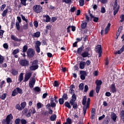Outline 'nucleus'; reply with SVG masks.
Returning <instances> with one entry per match:
<instances>
[{
	"label": "nucleus",
	"instance_id": "obj_1",
	"mask_svg": "<svg viewBox=\"0 0 124 124\" xmlns=\"http://www.w3.org/2000/svg\"><path fill=\"white\" fill-rule=\"evenodd\" d=\"M12 120H13V116L12 114L7 115L5 119H3L2 121V124H12Z\"/></svg>",
	"mask_w": 124,
	"mask_h": 124
},
{
	"label": "nucleus",
	"instance_id": "obj_2",
	"mask_svg": "<svg viewBox=\"0 0 124 124\" xmlns=\"http://www.w3.org/2000/svg\"><path fill=\"white\" fill-rule=\"evenodd\" d=\"M113 9L114 10L113 15L116 16L117 13L119 12L120 9V5H118V0H115L113 4Z\"/></svg>",
	"mask_w": 124,
	"mask_h": 124
},
{
	"label": "nucleus",
	"instance_id": "obj_3",
	"mask_svg": "<svg viewBox=\"0 0 124 124\" xmlns=\"http://www.w3.org/2000/svg\"><path fill=\"white\" fill-rule=\"evenodd\" d=\"M31 63V65L30 67V70L34 71V70H36V69H38V61L34 60Z\"/></svg>",
	"mask_w": 124,
	"mask_h": 124
},
{
	"label": "nucleus",
	"instance_id": "obj_4",
	"mask_svg": "<svg viewBox=\"0 0 124 124\" xmlns=\"http://www.w3.org/2000/svg\"><path fill=\"white\" fill-rule=\"evenodd\" d=\"M33 10L36 13H40L42 12V7L39 5H36L33 7Z\"/></svg>",
	"mask_w": 124,
	"mask_h": 124
},
{
	"label": "nucleus",
	"instance_id": "obj_5",
	"mask_svg": "<svg viewBox=\"0 0 124 124\" xmlns=\"http://www.w3.org/2000/svg\"><path fill=\"white\" fill-rule=\"evenodd\" d=\"M17 20L18 21H16V28L17 31H20V24H21V22H22V19H21V17L17 16Z\"/></svg>",
	"mask_w": 124,
	"mask_h": 124
},
{
	"label": "nucleus",
	"instance_id": "obj_6",
	"mask_svg": "<svg viewBox=\"0 0 124 124\" xmlns=\"http://www.w3.org/2000/svg\"><path fill=\"white\" fill-rule=\"evenodd\" d=\"M34 54H35V52H34L33 49L31 48L28 49L27 52V55L28 57H30V58H32L33 56H34Z\"/></svg>",
	"mask_w": 124,
	"mask_h": 124
},
{
	"label": "nucleus",
	"instance_id": "obj_7",
	"mask_svg": "<svg viewBox=\"0 0 124 124\" xmlns=\"http://www.w3.org/2000/svg\"><path fill=\"white\" fill-rule=\"evenodd\" d=\"M32 73L31 72H28L26 73L25 75L24 78V82H28V80H30V78L31 77Z\"/></svg>",
	"mask_w": 124,
	"mask_h": 124
},
{
	"label": "nucleus",
	"instance_id": "obj_8",
	"mask_svg": "<svg viewBox=\"0 0 124 124\" xmlns=\"http://www.w3.org/2000/svg\"><path fill=\"white\" fill-rule=\"evenodd\" d=\"M109 89L110 90V92H111L113 93H115L117 92V88H116L115 83H112L109 87Z\"/></svg>",
	"mask_w": 124,
	"mask_h": 124
},
{
	"label": "nucleus",
	"instance_id": "obj_9",
	"mask_svg": "<svg viewBox=\"0 0 124 124\" xmlns=\"http://www.w3.org/2000/svg\"><path fill=\"white\" fill-rule=\"evenodd\" d=\"M80 79L81 80H85L86 79V77L87 76V72L84 71H80Z\"/></svg>",
	"mask_w": 124,
	"mask_h": 124
},
{
	"label": "nucleus",
	"instance_id": "obj_10",
	"mask_svg": "<svg viewBox=\"0 0 124 124\" xmlns=\"http://www.w3.org/2000/svg\"><path fill=\"white\" fill-rule=\"evenodd\" d=\"M19 63L22 66H28L29 65V62L25 60H21Z\"/></svg>",
	"mask_w": 124,
	"mask_h": 124
},
{
	"label": "nucleus",
	"instance_id": "obj_11",
	"mask_svg": "<svg viewBox=\"0 0 124 124\" xmlns=\"http://www.w3.org/2000/svg\"><path fill=\"white\" fill-rule=\"evenodd\" d=\"M35 84V79L32 78L29 81V87L30 88H33Z\"/></svg>",
	"mask_w": 124,
	"mask_h": 124
},
{
	"label": "nucleus",
	"instance_id": "obj_12",
	"mask_svg": "<svg viewBox=\"0 0 124 124\" xmlns=\"http://www.w3.org/2000/svg\"><path fill=\"white\" fill-rule=\"evenodd\" d=\"M11 39L12 40H14V41H16L17 42H21V41H23L22 39H19L17 37H16L14 35H11Z\"/></svg>",
	"mask_w": 124,
	"mask_h": 124
},
{
	"label": "nucleus",
	"instance_id": "obj_13",
	"mask_svg": "<svg viewBox=\"0 0 124 124\" xmlns=\"http://www.w3.org/2000/svg\"><path fill=\"white\" fill-rule=\"evenodd\" d=\"M81 56L82 58H91V54L89 53V51H84L81 54Z\"/></svg>",
	"mask_w": 124,
	"mask_h": 124
},
{
	"label": "nucleus",
	"instance_id": "obj_14",
	"mask_svg": "<svg viewBox=\"0 0 124 124\" xmlns=\"http://www.w3.org/2000/svg\"><path fill=\"white\" fill-rule=\"evenodd\" d=\"M89 16H90L91 19L93 20V21L95 23H97L98 22V17L94 16L93 14H91V13L89 12Z\"/></svg>",
	"mask_w": 124,
	"mask_h": 124
},
{
	"label": "nucleus",
	"instance_id": "obj_15",
	"mask_svg": "<svg viewBox=\"0 0 124 124\" xmlns=\"http://www.w3.org/2000/svg\"><path fill=\"white\" fill-rule=\"evenodd\" d=\"M76 99H77L76 98V94H73L72 96V98L69 101L70 104H73V103L76 101Z\"/></svg>",
	"mask_w": 124,
	"mask_h": 124
},
{
	"label": "nucleus",
	"instance_id": "obj_16",
	"mask_svg": "<svg viewBox=\"0 0 124 124\" xmlns=\"http://www.w3.org/2000/svg\"><path fill=\"white\" fill-rule=\"evenodd\" d=\"M95 51L96 53H102V49H101V45H98L95 47Z\"/></svg>",
	"mask_w": 124,
	"mask_h": 124
},
{
	"label": "nucleus",
	"instance_id": "obj_17",
	"mask_svg": "<svg viewBox=\"0 0 124 124\" xmlns=\"http://www.w3.org/2000/svg\"><path fill=\"white\" fill-rule=\"evenodd\" d=\"M10 72L11 74L14 76H16V75H18V71H17L15 69H12L10 71Z\"/></svg>",
	"mask_w": 124,
	"mask_h": 124
},
{
	"label": "nucleus",
	"instance_id": "obj_18",
	"mask_svg": "<svg viewBox=\"0 0 124 124\" xmlns=\"http://www.w3.org/2000/svg\"><path fill=\"white\" fill-rule=\"evenodd\" d=\"M40 36V31H37L35 33H34L32 34V37L33 38H34L36 37L37 38H38Z\"/></svg>",
	"mask_w": 124,
	"mask_h": 124
},
{
	"label": "nucleus",
	"instance_id": "obj_19",
	"mask_svg": "<svg viewBox=\"0 0 124 124\" xmlns=\"http://www.w3.org/2000/svg\"><path fill=\"white\" fill-rule=\"evenodd\" d=\"M85 66H86V62H81L79 63V68L80 69H84L85 68Z\"/></svg>",
	"mask_w": 124,
	"mask_h": 124
},
{
	"label": "nucleus",
	"instance_id": "obj_20",
	"mask_svg": "<svg viewBox=\"0 0 124 124\" xmlns=\"http://www.w3.org/2000/svg\"><path fill=\"white\" fill-rule=\"evenodd\" d=\"M95 115V108H92L91 110V119L93 120V117Z\"/></svg>",
	"mask_w": 124,
	"mask_h": 124
},
{
	"label": "nucleus",
	"instance_id": "obj_21",
	"mask_svg": "<svg viewBox=\"0 0 124 124\" xmlns=\"http://www.w3.org/2000/svg\"><path fill=\"white\" fill-rule=\"evenodd\" d=\"M23 79H24V73H21L20 74L19 78H18V81L20 83L23 81Z\"/></svg>",
	"mask_w": 124,
	"mask_h": 124
},
{
	"label": "nucleus",
	"instance_id": "obj_22",
	"mask_svg": "<svg viewBox=\"0 0 124 124\" xmlns=\"http://www.w3.org/2000/svg\"><path fill=\"white\" fill-rule=\"evenodd\" d=\"M89 106L84 105L83 106V115L84 116L86 115V113H87V109H89Z\"/></svg>",
	"mask_w": 124,
	"mask_h": 124
},
{
	"label": "nucleus",
	"instance_id": "obj_23",
	"mask_svg": "<svg viewBox=\"0 0 124 124\" xmlns=\"http://www.w3.org/2000/svg\"><path fill=\"white\" fill-rule=\"evenodd\" d=\"M29 111V113H31L32 115L36 113V110H35V108H34L33 107H32L31 108H30Z\"/></svg>",
	"mask_w": 124,
	"mask_h": 124
},
{
	"label": "nucleus",
	"instance_id": "obj_24",
	"mask_svg": "<svg viewBox=\"0 0 124 124\" xmlns=\"http://www.w3.org/2000/svg\"><path fill=\"white\" fill-rule=\"evenodd\" d=\"M110 27H111V24L108 23L107 26L106 27L105 33L106 34L108 31H109V30H110Z\"/></svg>",
	"mask_w": 124,
	"mask_h": 124
},
{
	"label": "nucleus",
	"instance_id": "obj_25",
	"mask_svg": "<svg viewBox=\"0 0 124 124\" xmlns=\"http://www.w3.org/2000/svg\"><path fill=\"white\" fill-rule=\"evenodd\" d=\"M111 118L114 122H116V120H117V115L114 113H112Z\"/></svg>",
	"mask_w": 124,
	"mask_h": 124
},
{
	"label": "nucleus",
	"instance_id": "obj_26",
	"mask_svg": "<svg viewBox=\"0 0 124 124\" xmlns=\"http://www.w3.org/2000/svg\"><path fill=\"white\" fill-rule=\"evenodd\" d=\"M57 119V115L53 114L50 117V120L51 122H54Z\"/></svg>",
	"mask_w": 124,
	"mask_h": 124
},
{
	"label": "nucleus",
	"instance_id": "obj_27",
	"mask_svg": "<svg viewBox=\"0 0 124 124\" xmlns=\"http://www.w3.org/2000/svg\"><path fill=\"white\" fill-rule=\"evenodd\" d=\"M95 84L96 86L101 87V84H102V81H101L100 80H96L95 81Z\"/></svg>",
	"mask_w": 124,
	"mask_h": 124
},
{
	"label": "nucleus",
	"instance_id": "obj_28",
	"mask_svg": "<svg viewBox=\"0 0 124 124\" xmlns=\"http://www.w3.org/2000/svg\"><path fill=\"white\" fill-rule=\"evenodd\" d=\"M8 12V8H6L5 10H4L2 13V17H5L6 15H7V13Z\"/></svg>",
	"mask_w": 124,
	"mask_h": 124
},
{
	"label": "nucleus",
	"instance_id": "obj_29",
	"mask_svg": "<svg viewBox=\"0 0 124 124\" xmlns=\"http://www.w3.org/2000/svg\"><path fill=\"white\" fill-rule=\"evenodd\" d=\"M44 17H45L46 18V23H48V22H50V20H51V18L49 16V15H46V16H44Z\"/></svg>",
	"mask_w": 124,
	"mask_h": 124
},
{
	"label": "nucleus",
	"instance_id": "obj_30",
	"mask_svg": "<svg viewBox=\"0 0 124 124\" xmlns=\"http://www.w3.org/2000/svg\"><path fill=\"white\" fill-rule=\"evenodd\" d=\"M17 93H19L20 94H23V90H22L20 88L17 87L16 88Z\"/></svg>",
	"mask_w": 124,
	"mask_h": 124
},
{
	"label": "nucleus",
	"instance_id": "obj_31",
	"mask_svg": "<svg viewBox=\"0 0 124 124\" xmlns=\"http://www.w3.org/2000/svg\"><path fill=\"white\" fill-rule=\"evenodd\" d=\"M122 31H123V26H120L118 30V31H117V34L116 35H120V33L122 32Z\"/></svg>",
	"mask_w": 124,
	"mask_h": 124
},
{
	"label": "nucleus",
	"instance_id": "obj_32",
	"mask_svg": "<svg viewBox=\"0 0 124 124\" xmlns=\"http://www.w3.org/2000/svg\"><path fill=\"white\" fill-rule=\"evenodd\" d=\"M6 95H7L6 93L2 94L0 97V99H2V100H5V98H6Z\"/></svg>",
	"mask_w": 124,
	"mask_h": 124
},
{
	"label": "nucleus",
	"instance_id": "obj_33",
	"mask_svg": "<svg viewBox=\"0 0 124 124\" xmlns=\"http://www.w3.org/2000/svg\"><path fill=\"white\" fill-rule=\"evenodd\" d=\"M26 105H27V103H26V102H23L21 103L20 104V106H21L20 107L21 108V110H23V109H24Z\"/></svg>",
	"mask_w": 124,
	"mask_h": 124
},
{
	"label": "nucleus",
	"instance_id": "obj_34",
	"mask_svg": "<svg viewBox=\"0 0 124 124\" xmlns=\"http://www.w3.org/2000/svg\"><path fill=\"white\" fill-rule=\"evenodd\" d=\"M64 106L65 107H67V108H68L69 109H70L71 108V106H70V103H68V102H65L64 103Z\"/></svg>",
	"mask_w": 124,
	"mask_h": 124
},
{
	"label": "nucleus",
	"instance_id": "obj_35",
	"mask_svg": "<svg viewBox=\"0 0 124 124\" xmlns=\"http://www.w3.org/2000/svg\"><path fill=\"white\" fill-rule=\"evenodd\" d=\"M83 49H84V47H83V46H82L81 47H80L78 49L77 53L78 54H81V53H82V51H83Z\"/></svg>",
	"mask_w": 124,
	"mask_h": 124
},
{
	"label": "nucleus",
	"instance_id": "obj_36",
	"mask_svg": "<svg viewBox=\"0 0 124 124\" xmlns=\"http://www.w3.org/2000/svg\"><path fill=\"white\" fill-rule=\"evenodd\" d=\"M87 22H84L81 24V28L82 30H85L87 27Z\"/></svg>",
	"mask_w": 124,
	"mask_h": 124
},
{
	"label": "nucleus",
	"instance_id": "obj_37",
	"mask_svg": "<svg viewBox=\"0 0 124 124\" xmlns=\"http://www.w3.org/2000/svg\"><path fill=\"white\" fill-rule=\"evenodd\" d=\"M15 108H16V109L17 110H18V111H22V108H21V106L19 104H17L16 105Z\"/></svg>",
	"mask_w": 124,
	"mask_h": 124
},
{
	"label": "nucleus",
	"instance_id": "obj_38",
	"mask_svg": "<svg viewBox=\"0 0 124 124\" xmlns=\"http://www.w3.org/2000/svg\"><path fill=\"white\" fill-rule=\"evenodd\" d=\"M121 119L123 122H124V110H122L120 114Z\"/></svg>",
	"mask_w": 124,
	"mask_h": 124
},
{
	"label": "nucleus",
	"instance_id": "obj_39",
	"mask_svg": "<svg viewBox=\"0 0 124 124\" xmlns=\"http://www.w3.org/2000/svg\"><path fill=\"white\" fill-rule=\"evenodd\" d=\"M72 0H62V2H64L66 4H71Z\"/></svg>",
	"mask_w": 124,
	"mask_h": 124
},
{
	"label": "nucleus",
	"instance_id": "obj_40",
	"mask_svg": "<svg viewBox=\"0 0 124 124\" xmlns=\"http://www.w3.org/2000/svg\"><path fill=\"white\" fill-rule=\"evenodd\" d=\"M4 62V57L1 56V55L0 54V63L2 64V63H3Z\"/></svg>",
	"mask_w": 124,
	"mask_h": 124
},
{
	"label": "nucleus",
	"instance_id": "obj_41",
	"mask_svg": "<svg viewBox=\"0 0 124 124\" xmlns=\"http://www.w3.org/2000/svg\"><path fill=\"white\" fill-rule=\"evenodd\" d=\"M73 106V109H77L78 107V105H77V102H74L73 104H71Z\"/></svg>",
	"mask_w": 124,
	"mask_h": 124
},
{
	"label": "nucleus",
	"instance_id": "obj_42",
	"mask_svg": "<svg viewBox=\"0 0 124 124\" xmlns=\"http://www.w3.org/2000/svg\"><path fill=\"white\" fill-rule=\"evenodd\" d=\"M17 94H18V93L17 92V90H16V89H15L12 92V96H16V95H17Z\"/></svg>",
	"mask_w": 124,
	"mask_h": 124
},
{
	"label": "nucleus",
	"instance_id": "obj_43",
	"mask_svg": "<svg viewBox=\"0 0 124 124\" xmlns=\"http://www.w3.org/2000/svg\"><path fill=\"white\" fill-rule=\"evenodd\" d=\"M86 102H87V96H85L83 98L82 105L84 106L86 105Z\"/></svg>",
	"mask_w": 124,
	"mask_h": 124
},
{
	"label": "nucleus",
	"instance_id": "obj_44",
	"mask_svg": "<svg viewBox=\"0 0 124 124\" xmlns=\"http://www.w3.org/2000/svg\"><path fill=\"white\" fill-rule=\"evenodd\" d=\"M27 0H20V2L22 5L26 6L27 5Z\"/></svg>",
	"mask_w": 124,
	"mask_h": 124
},
{
	"label": "nucleus",
	"instance_id": "obj_45",
	"mask_svg": "<svg viewBox=\"0 0 124 124\" xmlns=\"http://www.w3.org/2000/svg\"><path fill=\"white\" fill-rule=\"evenodd\" d=\"M123 52H124V51L122 50V48H121L120 50L115 51L114 52V54H115V55H118V54L120 55V54H122V53H123Z\"/></svg>",
	"mask_w": 124,
	"mask_h": 124
},
{
	"label": "nucleus",
	"instance_id": "obj_46",
	"mask_svg": "<svg viewBox=\"0 0 124 124\" xmlns=\"http://www.w3.org/2000/svg\"><path fill=\"white\" fill-rule=\"evenodd\" d=\"M40 45H41V42L40 41H37L35 42V47H40Z\"/></svg>",
	"mask_w": 124,
	"mask_h": 124
},
{
	"label": "nucleus",
	"instance_id": "obj_47",
	"mask_svg": "<svg viewBox=\"0 0 124 124\" xmlns=\"http://www.w3.org/2000/svg\"><path fill=\"white\" fill-rule=\"evenodd\" d=\"M22 51L23 53H26L28 51V46H24L23 47Z\"/></svg>",
	"mask_w": 124,
	"mask_h": 124
},
{
	"label": "nucleus",
	"instance_id": "obj_48",
	"mask_svg": "<svg viewBox=\"0 0 124 124\" xmlns=\"http://www.w3.org/2000/svg\"><path fill=\"white\" fill-rule=\"evenodd\" d=\"M19 52H20V50L19 49H15L13 52V55H16V54H18Z\"/></svg>",
	"mask_w": 124,
	"mask_h": 124
},
{
	"label": "nucleus",
	"instance_id": "obj_49",
	"mask_svg": "<svg viewBox=\"0 0 124 124\" xmlns=\"http://www.w3.org/2000/svg\"><path fill=\"white\" fill-rule=\"evenodd\" d=\"M59 102L61 105H62V104H63V103H64V100H63V98H60L59 99Z\"/></svg>",
	"mask_w": 124,
	"mask_h": 124
},
{
	"label": "nucleus",
	"instance_id": "obj_50",
	"mask_svg": "<svg viewBox=\"0 0 124 124\" xmlns=\"http://www.w3.org/2000/svg\"><path fill=\"white\" fill-rule=\"evenodd\" d=\"M63 100H67V98H68V97L67 96V94L66 93H64L63 96H62V98Z\"/></svg>",
	"mask_w": 124,
	"mask_h": 124
},
{
	"label": "nucleus",
	"instance_id": "obj_51",
	"mask_svg": "<svg viewBox=\"0 0 124 124\" xmlns=\"http://www.w3.org/2000/svg\"><path fill=\"white\" fill-rule=\"evenodd\" d=\"M5 7H6V4H2L0 8L1 11H3V10L5 9Z\"/></svg>",
	"mask_w": 124,
	"mask_h": 124
},
{
	"label": "nucleus",
	"instance_id": "obj_52",
	"mask_svg": "<svg viewBox=\"0 0 124 124\" xmlns=\"http://www.w3.org/2000/svg\"><path fill=\"white\" fill-rule=\"evenodd\" d=\"M21 18H22V20L23 21H25V22H26V23H28V19H27L26 18V17H25V16H24V15H21Z\"/></svg>",
	"mask_w": 124,
	"mask_h": 124
},
{
	"label": "nucleus",
	"instance_id": "obj_53",
	"mask_svg": "<svg viewBox=\"0 0 124 124\" xmlns=\"http://www.w3.org/2000/svg\"><path fill=\"white\" fill-rule=\"evenodd\" d=\"M3 33H4V31L0 30V38H2V36H3Z\"/></svg>",
	"mask_w": 124,
	"mask_h": 124
},
{
	"label": "nucleus",
	"instance_id": "obj_54",
	"mask_svg": "<svg viewBox=\"0 0 124 124\" xmlns=\"http://www.w3.org/2000/svg\"><path fill=\"white\" fill-rule=\"evenodd\" d=\"M59 85L60 84H59V82H58V81H54L53 84L54 87H57L58 88V87H59Z\"/></svg>",
	"mask_w": 124,
	"mask_h": 124
},
{
	"label": "nucleus",
	"instance_id": "obj_55",
	"mask_svg": "<svg viewBox=\"0 0 124 124\" xmlns=\"http://www.w3.org/2000/svg\"><path fill=\"white\" fill-rule=\"evenodd\" d=\"M100 86H96L95 91L97 93H99V91L100 90Z\"/></svg>",
	"mask_w": 124,
	"mask_h": 124
},
{
	"label": "nucleus",
	"instance_id": "obj_56",
	"mask_svg": "<svg viewBox=\"0 0 124 124\" xmlns=\"http://www.w3.org/2000/svg\"><path fill=\"white\" fill-rule=\"evenodd\" d=\"M69 93H71V94H75L74 93V90L72 89V88H70Z\"/></svg>",
	"mask_w": 124,
	"mask_h": 124
},
{
	"label": "nucleus",
	"instance_id": "obj_57",
	"mask_svg": "<svg viewBox=\"0 0 124 124\" xmlns=\"http://www.w3.org/2000/svg\"><path fill=\"white\" fill-rule=\"evenodd\" d=\"M120 19H121L120 22L121 23H123V22L124 21V15H121L120 16Z\"/></svg>",
	"mask_w": 124,
	"mask_h": 124
},
{
	"label": "nucleus",
	"instance_id": "obj_58",
	"mask_svg": "<svg viewBox=\"0 0 124 124\" xmlns=\"http://www.w3.org/2000/svg\"><path fill=\"white\" fill-rule=\"evenodd\" d=\"M84 4V0H79V5L80 6H83Z\"/></svg>",
	"mask_w": 124,
	"mask_h": 124
},
{
	"label": "nucleus",
	"instance_id": "obj_59",
	"mask_svg": "<svg viewBox=\"0 0 124 124\" xmlns=\"http://www.w3.org/2000/svg\"><path fill=\"white\" fill-rule=\"evenodd\" d=\"M42 107V104L41 103H38L37 104V108L38 109H40Z\"/></svg>",
	"mask_w": 124,
	"mask_h": 124
},
{
	"label": "nucleus",
	"instance_id": "obj_60",
	"mask_svg": "<svg viewBox=\"0 0 124 124\" xmlns=\"http://www.w3.org/2000/svg\"><path fill=\"white\" fill-rule=\"evenodd\" d=\"M66 123H67V124H72V122H71V120L69 118H68L66 119Z\"/></svg>",
	"mask_w": 124,
	"mask_h": 124
},
{
	"label": "nucleus",
	"instance_id": "obj_61",
	"mask_svg": "<svg viewBox=\"0 0 124 124\" xmlns=\"http://www.w3.org/2000/svg\"><path fill=\"white\" fill-rule=\"evenodd\" d=\"M105 12H106L105 8L104 7H102L101 8V13H105Z\"/></svg>",
	"mask_w": 124,
	"mask_h": 124
},
{
	"label": "nucleus",
	"instance_id": "obj_62",
	"mask_svg": "<svg viewBox=\"0 0 124 124\" xmlns=\"http://www.w3.org/2000/svg\"><path fill=\"white\" fill-rule=\"evenodd\" d=\"M34 91L35 92H37V93H39V92H40V91H41L40 88H39L38 87H36L34 88Z\"/></svg>",
	"mask_w": 124,
	"mask_h": 124
},
{
	"label": "nucleus",
	"instance_id": "obj_63",
	"mask_svg": "<svg viewBox=\"0 0 124 124\" xmlns=\"http://www.w3.org/2000/svg\"><path fill=\"white\" fill-rule=\"evenodd\" d=\"M21 124H27V120L25 119H21L20 120Z\"/></svg>",
	"mask_w": 124,
	"mask_h": 124
},
{
	"label": "nucleus",
	"instance_id": "obj_64",
	"mask_svg": "<svg viewBox=\"0 0 124 124\" xmlns=\"http://www.w3.org/2000/svg\"><path fill=\"white\" fill-rule=\"evenodd\" d=\"M15 122V124H20V119L19 118H17V119H16Z\"/></svg>",
	"mask_w": 124,
	"mask_h": 124
}]
</instances>
